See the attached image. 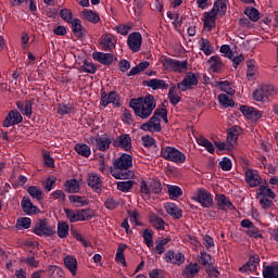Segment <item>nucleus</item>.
I'll use <instances>...</instances> for the list:
<instances>
[{
    "label": "nucleus",
    "instance_id": "1",
    "mask_svg": "<svg viewBox=\"0 0 278 278\" xmlns=\"http://www.w3.org/2000/svg\"><path fill=\"white\" fill-rule=\"evenodd\" d=\"M131 166H134V157L124 153L113 162L110 174L115 179H131L134 177V172L129 170Z\"/></svg>",
    "mask_w": 278,
    "mask_h": 278
},
{
    "label": "nucleus",
    "instance_id": "2",
    "mask_svg": "<svg viewBox=\"0 0 278 278\" xmlns=\"http://www.w3.org/2000/svg\"><path fill=\"white\" fill-rule=\"evenodd\" d=\"M156 106L157 104L155 103V97H153V94H147L144 98L140 97L130 100V108L139 118H149Z\"/></svg>",
    "mask_w": 278,
    "mask_h": 278
},
{
    "label": "nucleus",
    "instance_id": "3",
    "mask_svg": "<svg viewBox=\"0 0 278 278\" xmlns=\"http://www.w3.org/2000/svg\"><path fill=\"white\" fill-rule=\"evenodd\" d=\"M252 97L254 101H258L260 103H268V101H273V99L277 97V88L273 85L263 84L253 91Z\"/></svg>",
    "mask_w": 278,
    "mask_h": 278
},
{
    "label": "nucleus",
    "instance_id": "4",
    "mask_svg": "<svg viewBox=\"0 0 278 278\" xmlns=\"http://www.w3.org/2000/svg\"><path fill=\"white\" fill-rule=\"evenodd\" d=\"M161 157L174 164H184L186 162V154L174 147H163L161 149Z\"/></svg>",
    "mask_w": 278,
    "mask_h": 278
},
{
    "label": "nucleus",
    "instance_id": "5",
    "mask_svg": "<svg viewBox=\"0 0 278 278\" xmlns=\"http://www.w3.org/2000/svg\"><path fill=\"white\" fill-rule=\"evenodd\" d=\"M192 200L200 203L202 207H212V205H214V198H212V193L204 188L198 189L194 192Z\"/></svg>",
    "mask_w": 278,
    "mask_h": 278
},
{
    "label": "nucleus",
    "instance_id": "6",
    "mask_svg": "<svg viewBox=\"0 0 278 278\" xmlns=\"http://www.w3.org/2000/svg\"><path fill=\"white\" fill-rule=\"evenodd\" d=\"M34 233L36 236H53L55 233V230H53V227L49 225V220L47 218L39 219L33 227Z\"/></svg>",
    "mask_w": 278,
    "mask_h": 278
},
{
    "label": "nucleus",
    "instance_id": "7",
    "mask_svg": "<svg viewBox=\"0 0 278 278\" xmlns=\"http://www.w3.org/2000/svg\"><path fill=\"white\" fill-rule=\"evenodd\" d=\"M162 64L165 71H175L176 73L188 71V61L181 62L173 59H163Z\"/></svg>",
    "mask_w": 278,
    "mask_h": 278
},
{
    "label": "nucleus",
    "instance_id": "8",
    "mask_svg": "<svg viewBox=\"0 0 278 278\" xmlns=\"http://www.w3.org/2000/svg\"><path fill=\"white\" fill-rule=\"evenodd\" d=\"M112 103L114 108H121V96L116 91H110L106 93L104 90L101 91V105L108 108Z\"/></svg>",
    "mask_w": 278,
    "mask_h": 278
},
{
    "label": "nucleus",
    "instance_id": "9",
    "mask_svg": "<svg viewBox=\"0 0 278 278\" xmlns=\"http://www.w3.org/2000/svg\"><path fill=\"white\" fill-rule=\"evenodd\" d=\"M164 260L165 262H167V264H175V266H181V264L186 262V255H184V253L181 252L168 250L165 253Z\"/></svg>",
    "mask_w": 278,
    "mask_h": 278
},
{
    "label": "nucleus",
    "instance_id": "10",
    "mask_svg": "<svg viewBox=\"0 0 278 278\" xmlns=\"http://www.w3.org/2000/svg\"><path fill=\"white\" fill-rule=\"evenodd\" d=\"M128 47L134 53H138L142 47V35L140 33H131L128 36Z\"/></svg>",
    "mask_w": 278,
    "mask_h": 278
},
{
    "label": "nucleus",
    "instance_id": "11",
    "mask_svg": "<svg viewBox=\"0 0 278 278\" xmlns=\"http://www.w3.org/2000/svg\"><path fill=\"white\" fill-rule=\"evenodd\" d=\"M199 84V74H188L181 83L177 85V88L182 92H186L190 86H197Z\"/></svg>",
    "mask_w": 278,
    "mask_h": 278
},
{
    "label": "nucleus",
    "instance_id": "12",
    "mask_svg": "<svg viewBox=\"0 0 278 278\" xmlns=\"http://www.w3.org/2000/svg\"><path fill=\"white\" fill-rule=\"evenodd\" d=\"M100 45L103 51H113V49H116V39L112 34H104L100 38Z\"/></svg>",
    "mask_w": 278,
    "mask_h": 278
},
{
    "label": "nucleus",
    "instance_id": "13",
    "mask_svg": "<svg viewBox=\"0 0 278 278\" xmlns=\"http://www.w3.org/2000/svg\"><path fill=\"white\" fill-rule=\"evenodd\" d=\"M23 123V115L18 111H11L3 121V127H12V125H18Z\"/></svg>",
    "mask_w": 278,
    "mask_h": 278
},
{
    "label": "nucleus",
    "instance_id": "14",
    "mask_svg": "<svg viewBox=\"0 0 278 278\" xmlns=\"http://www.w3.org/2000/svg\"><path fill=\"white\" fill-rule=\"evenodd\" d=\"M240 111L249 118V121L255 122L262 118V113L253 106L241 105Z\"/></svg>",
    "mask_w": 278,
    "mask_h": 278
},
{
    "label": "nucleus",
    "instance_id": "15",
    "mask_svg": "<svg viewBox=\"0 0 278 278\" xmlns=\"http://www.w3.org/2000/svg\"><path fill=\"white\" fill-rule=\"evenodd\" d=\"M257 266H260V255L254 254L250 256L249 261L239 270L240 273H247L248 270L255 273Z\"/></svg>",
    "mask_w": 278,
    "mask_h": 278
},
{
    "label": "nucleus",
    "instance_id": "16",
    "mask_svg": "<svg viewBox=\"0 0 278 278\" xmlns=\"http://www.w3.org/2000/svg\"><path fill=\"white\" fill-rule=\"evenodd\" d=\"M87 184L89 188H92L94 192L98 194H101V191L103 190V182L101 181V177L97 174H89Z\"/></svg>",
    "mask_w": 278,
    "mask_h": 278
},
{
    "label": "nucleus",
    "instance_id": "17",
    "mask_svg": "<svg viewBox=\"0 0 278 278\" xmlns=\"http://www.w3.org/2000/svg\"><path fill=\"white\" fill-rule=\"evenodd\" d=\"M143 131H162V125L160 124L159 117L152 115V117L144 124L141 125Z\"/></svg>",
    "mask_w": 278,
    "mask_h": 278
},
{
    "label": "nucleus",
    "instance_id": "18",
    "mask_svg": "<svg viewBox=\"0 0 278 278\" xmlns=\"http://www.w3.org/2000/svg\"><path fill=\"white\" fill-rule=\"evenodd\" d=\"M245 181L251 188H257V186L262 184V177H260V174L257 172H253V169H248L245 172Z\"/></svg>",
    "mask_w": 278,
    "mask_h": 278
},
{
    "label": "nucleus",
    "instance_id": "19",
    "mask_svg": "<svg viewBox=\"0 0 278 278\" xmlns=\"http://www.w3.org/2000/svg\"><path fill=\"white\" fill-rule=\"evenodd\" d=\"M92 58L104 66H111V64L114 62V54L112 53L94 52Z\"/></svg>",
    "mask_w": 278,
    "mask_h": 278
},
{
    "label": "nucleus",
    "instance_id": "20",
    "mask_svg": "<svg viewBox=\"0 0 278 278\" xmlns=\"http://www.w3.org/2000/svg\"><path fill=\"white\" fill-rule=\"evenodd\" d=\"M113 144L116 148L125 149V151H129L131 149V137H129V135L127 134L118 136Z\"/></svg>",
    "mask_w": 278,
    "mask_h": 278
},
{
    "label": "nucleus",
    "instance_id": "21",
    "mask_svg": "<svg viewBox=\"0 0 278 278\" xmlns=\"http://www.w3.org/2000/svg\"><path fill=\"white\" fill-rule=\"evenodd\" d=\"M91 140H94L96 149L98 151L105 152V151L110 150V144H112V139H110V137H108L106 135L97 137L96 139H91Z\"/></svg>",
    "mask_w": 278,
    "mask_h": 278
},
{
    "label": "nucleus",
    "instance_id": "22",
    "mask_svg": "<svg viewBox=\"0 0 278 278\" xmlns=\"http://www.w3.org/2000/svg\"><path fill=\"white\" fill-rule=\"evenodd\" d=\"M207 63L210 64L211 71H213V73H223V68H225V64L218 55L211 56Z\"/></svg>",
    "mask_w": 278,
    "mask_h": 278
},
{
    "label": "nucleus",
    "instance_id": "23",
    "mask_svg": "<svg viewBox=\"0 0 278 278\" xmlns=\"http://www.w3.org/2000/svg\"><path fill=\"white\" fill-rule=\"evenodd\" d=\"M216 201L218 210H223L224 212H227V210H233V203L227 199L226 194H217Z\"/></svg>",
    "mask_w": 278,
    "mask_h": 278
},
{
    "label": "nucleus",
    "instance_id": "24",
    "mask_svg": "<svg viewBox=\"0 0 278 278\" xmlns=\"http://www.w3.org/2000/svg\"><path fill=\"white\" fill-rule=\"evenodd\" d=\"M22 210L25 214H38V206L31 203V200L27 197H24L21 202Z\"/></svg>",
    "mask_w": 278,
    "mask_h": 278
},
{
    "label": "nucleus",
    "instance_id": "25",
    "mask_svg": "<svg viewBox=\"0 0 278 278\" xmlns=\"http://www.w3.org/2000/svg\"><path fill=\"white\" fill-rule=\"evenodd\" d=\"M80 18H83V21H87L88 23H93V25H97V23L101 21V17H99L97 12L87 9L80 13Z\"/></svg>",
    "mask_w": 278,
    "mask_h": 278
},
{
    "label": "nucleus",
    "instance_id": "26",
    "mask_svg": "<svg viewBox=\"0 0 278 278\" xmlns=\"http://www.w3.org/2000/svg\"><path fill=\"white\" fill-rule=\"evenodd\" d=\"M72 25V31L76 38H84L86 36V28L81 25V20L74 18V21L71 23Z\"/></svg>",
    "mask_w": 278,
    "mask_h": 278
},
{
    "label": "nucleus",
    "instance_id": "27",
    "mask_svg": "<svg viewBox=\"0 0 278 278\" xmlns=\"http://www.w3.org/2000/svg\"><path fill=\"white\" fill-rule=\"evenodd\" d=\"M211 12L216 16L217 14L219 16H225L227 13V2L225 0H216L214 2L213 9Z\"/></svg>",
    "mask_w": 278,
    "mask_h": 278
},
{
    "label": "nucleus",
    "instance_id": "28",
    "mask_svg": "<svg viewBox=\"0 0 278 278\" xmlns=\"http://www.w3.org/2000/svg\"><path fill=\"white\" fill-rule=\"evenodd\" d=\"M216 27V15L210 11L204 13V29L206 31H210L211 29H214Z\"/></svg>",
    "mask_w": 278,
    "mask_h": 278
},
{
    "label": "nucleus",
    "instance_id": "29",
    "mask_svg": "<svg viewBox=\"0 0 278 278\" xmlns=\"http://www.w3.org/2000/svg\"><path fill=\"white\" fill-rule=\"evenodd\" d=\"M147 86L152 90H168V84L162 79L152 78L147 81Z\"/></svg>",
    "mask_w": 278,
    "mask_h": 278
},
{
    "label": "nucleus",
    "instance_id": "30",
    "mask_svg": "<svg viewBox=\"0 0 278 278\" xmlns=\"http://www.w3.org/2000/svg\"><path fill=\"white\" fill-rule=\"evenodd\" d=\"M241 128L240 126H233L227 132V142L230 147H233L238 142V137L240 136Z\"/></svg>",
    "mask_w": 278,
    "mask_h": 278
},
{
    "label": "nucleus",
    "instance_id": "31",
    "mask_svg": "<svg viewBox=\"0 0 278 278\" xmlns=\"http://www.w3.org/2000/svg\"><path fill=\"white\" fill-rule=\"evenodd\" d=\"M64 264L73 276L77 275V258L72 255H67L64 257Z\"/></svg>",
    "mask_w": 278,
    "mask_h": 278
},
{
    "label": "nucleus",
    "instance_id": "32",
    "mask_svg": "<svg viewBox=\"0 0 278 278\" xmlns=\"http://www.w3.org/2000/svg\"><path fill=\"white\" fill-rule=\"evenodd\" d=\"M149 222H150V225H152V227H154V229H157L159 231H164L165 223H164V219L162 217H159L155 214H151L149 216Z\"/></svg>",
    "mask_w": 278,
    "mask_h": 278
},
{
    "label": "nucleus",
    "instance_id": "33",
    "mask_svg": "<svg viewBox=\"0 0 278 278\" xmlns=\"http://www.w3.org/2000/svg\"><path fill=\"white\" fill-rule=\"evenodd\" d=\"M149 66H151V63L149 61H142L129 71L128 77H131L134 75H140V73H144V71H147Z\"/></svg>",
    "mask_w": 278,
    "mask_h": 278
},
{
    "label": "nucleus",
    "instance_id": "34",
    "mask_svg": "<svg viewBox=\"0 0 278 278\" xmlns=\"http://www.w3.org/2000/svg\"><path fill=\"white\" fill-rule=\"evenodd\" d=\"M165 210L169 216H173L176 219H179L181 216H184V211H181V208L177 207L175 204H167Z\"/></svg>",
    "mask_w": 278,
    "mask_h": 278
},
{
    "label": "nucleus",
    "instance_id": "35",
    "mask_svg": "<svg viewBox=\"0 0 278 278\" xmlns=\"http://www.w3.org/2000/svg\"><path fill=\"white\" fill-rule=\"evenodd\" d=\"M125 249H127V244L125 243H119L117 248V252L115 255L116 262H119L123 264V266H127V262L125 261Z\"/></svg>",
    "mask_w": 278,
    "mask_h": 278
},
{
    "label": "nucleus",
    "instance_id": "36",
    "mask_svg": "<svg viewBox=\"0 0 278 278\" xmlns=\"http://www.w3.org/2000/svg\"><path fill=\"white\" fill-rule=\"evenodd\" d=\"M199 273V265L198 264H189L182 271V277L192 278L194 275Z\"/></svg>",
    "mask_w": 278,
    "mask_h": 278
},
{
    "label": "nucleus",
    "instance_id": "37",
    "mask_svg": "<svg viewBox=\"0 0 278 278\" xmlns=\"http://www.w3.org/2000/svg\"><path fill=\"white\" fill-rule=\"evenodd\" d=\"M248 71H247V77L249 81H253L255 79V75H257V67H255V61L249 60L247 62Z\"/></svg>",
    "mask_w": 278,
    "mask_h": 278
},
{
    "label": "nucleus",
    "instance_id": "38",
    "mask_svg": "<svg viewBox=\"0 0 278 278\" xmlns=\"http://www.w3.org/2000/svg\"><path fill=\"white\" fill-rule=\"evenodd\" d=\"M75 151L78 153V155H81L83 157H90L91 150L86 143H77L75 146Z\"/></svg>",
    "mask_w": 278,
    "mask_h": 278
},
{
    "label": "nucleus",
    "instance_id": "39",
    "mask_svg": "<svg viewBox=\"0 0 278 278\" xmlns=\"http://www.w3.org/2000/svg\"><path fill=\"white\" fill-rule=\"evenodd\" d=\"M27 192L33 199H36L37 201H42L43 199L42 189H40V187L30 186L28 187Z\"/></svg>",
    "mask_w": 278,
    "mask_h": 278
},
{
    "label": "nucleus",
    "instance_id": "40",
    "mask_svg": "<svg viewBox=\"0 0 278 278\" xmlns=\"http://www.w3.org/2000/svg\"><path fill=\"white\" fill-rule=\"evenodd\" d=\"M200 50L203 51V53H205L206 55H212L214 53V47L205 38L201 39Z\"/></svg>",
    "mask_w": 278,
    "mask_h": 278
},
{
    "label": "nucleus",
    "instance_id": "41",
    "mask_svg": "<svg viewBox=\"0 0 278 278\" xmlns=\"http://www.w3.org/2000/svg\"><path fill=\"white\" fill-rule=\"evenodd\" d=\"M91 218H94V211L91 208L78 210V219L80 222L90 220Z\"/></svg>",
    "mask_w": 278,
    "mask_h": 278
},
{
    "label": "nucleus",
    "instance_id": "42",
    "mask_svg": "<svg viewBox=\"0 0 278 278\" xmlns=\"http://www.w3.org/2000/svg\"><path fill=\"white\" fill-rule=\"evenodd\" d=\"M218 101L223 108H233L236 105V102H233V99L229 98V96L225 93H220L218 96Z\"/></svg>",
    "mask_w": 278,
    "mask_h": 278
},
{
    "label": "nucleus",
    "instance_id": "43",
    "mask_svg": "<svg viewBox=\"0 0 278 278\" xmlns=\"http://www.w3.org/2000/svg\"><path fill=\"white\" fill-rule=\"evenodd\" d=\"M65 186L66 191L72 194L79 192V181H77V179L67 180Z\"/></svg>",
    "mask_w": 278,
    "mask_h": 278
},
{
    "label": "nucleus",
    "instance_id": "44",
    "mask_svg": "<svg viewBox=\"0 0 278 278\" xmlns=\"http://www.w3.org/2000/svg\"><path fill=\"white\" fill-rule=\"evenodd\" d=\"M59 238H68V224L66 222H60L58 224Z\"/></svg>",
    "mask_w": 278,
    "mask_h": 278
},
{
    "label": "nucleus",
    "instance_id": "45",
    "mask_svg": "<svg viewBox=\"0 0 278 278\" xmlns=\"http://www.w3.org/2000/svg\"><path fill=\"white\" fill-rule=\"evenodd\" d=\"M134 184H136L134 180L119 181L117 182V190L121 192H129L131 188H134Z\"/></svg>",
    "mask_w": 278,
    "mask_h": 278
},
{
    "label": "nucleus",
    "instance_id": "46",
    "mask_svg": "<svg viewBox=\"0 0 278 278\" xmlns=\"http://www.w3.org/2000/svg\"><path fill=\"white\" fill-rule=\"evenodd\" d=\"M168 99L172 105H177L181 101V97L177 96V87H172L168 92Z\"/></svg>",
    "mask_w": 278,
    "mask_h": 278
},
{
    "label": "nucleus",
    "instance_id": "47",
    "mask_svg": "<svg viewBox=\"0 0 278 278\" xmlns=\"http://www.w3.org/2000/svg\"><path fill=\"white\" fill-rule=\"evenodd\" d=\"M257 197H266L269 199H275V197H277V194H275V191H273V189H270L266 186H261Z\"/></svg>",
    "mask_w": 278,
    "mask_h": 278
},
{
    "label": "nucleus",
    "instance_id": "48",
    "mask_svg": "<svg viewBox=\"0 0 278 278\" xmlns=\"http://www.w3.org/2000/svg\"><path fill=\"white\" fill-rule=\"evenodd\" d=\"M48 273L51 278H64V270L58 266H50Z\"/></svg>",
    "mask_w": 278,
    "mask_h": 278
},
{
    "label": "nucleus",
    "instance_id": "49",
    "mask_svg": "<svg viewBox=\"0 0 278 278\" xmlns=\"http://www.w3.org/2000/svg\"><path fill=\"white\" fill-rule=\"evenodd\" d=\"M244 14L249 16V20L253 21L254 23H257V21H260V11H257V9L255 8L245 9Z\"/></svg>",
    "mask_w": 278,
    "mask_h": 278
},
{
    "label": "nucleus",
    "instance_id": "50",
    "mask_svg": "<svg viewBox=\"0 0 278 278\" xmlns=\"http://www.w3.org/2000/svg\"><path fill=\"white\" fill-rule=\"evenodd\" d=\"M67 218L70 219V223H77L79 222V210H71V208H65L64 210Z\"/></svg>",
    "mask_w": 278,
    "mask_h": 278
},
{
    "label": "nucleus",
    "instance_id": "51",
    "mask_svg": "<svg viewBox=\"0 0 278 278\" xmlns=\"http://www.w3.org/2000/svg\"><path fill=\"white\" fill-rule=\"evenodd\" d=\"M143 239L147 247L151 249V247H153V230L151 229L143 230Z\"/></svg>",
    "mask_w": 278,
    "mask_h": 278
},
{
    "label": "nucleus",
    "instance_id": "52",
    "mask_svg": "<svg viewBox=\"0 0 278 278\" xmlns=\"http://www.w3.org/2000/svg\"><path fill=\"white\" fill-rule=\"evenodd\" d=\"M60 16L63 21H66V23L72 24L75 20L73 18V12L68 9H63L60 11Z\"/></svg>",
    "mask_w": 278,
    "mask_h": 278
},
{
    "label": "nucleus",
    "instance_id": "53",
    "mask_svg": "<svg viewBox=\"0 0 278 278\" xmlns=\"http://www.w3.org/2000/svg\"><path fill=\"white\" fill-rule=\"evenodd\" d=\"M168 193L170 199H179V197H181V194H184V191L181 190V188L177 187V186H172L168 188Z\"/></svg>",
    "mask_w": 278,
    "mask_h": 278
},
{
    "label": "nucleus",
    "instance_id": "54",
    "mask_svg": "<svg viewBox=\"0 0 278 278\" xmlns=\"http://www.w3.org/2000/svg\"><path fill=\"white\" fill-rule=\"evenodd\" d=\"M217 86H219L220 90H223V92H226L227 94H233L235 92L231 88V83H229V80L219 81Z\"/></svg>",
    "mask_w": 278,
    "mask_h": 278
},
{
    "label": "nucleus",
    "instance_id": "55",
    "mask_svg": "<svg viewBox=\"0 0 278 278\" xmlns=\"http://www.w3.org/2000/svg\"><path fill=\"white\" fill-rule=\"evenodd\" d=\"M81 71H84V73H90L91 75H94V73H97V65H94V63L85 61L81 66Z\"/></svg>",
    "mask_w": 278,
    "mask_h": 278
},
{
    "label": "nucleus",
    "instance_id": "56",
    "mask_svg": "<svg viewBox=\"0 0 278 278\" xmlns=\"http://www.w3.org/2000/svg\"><path fill=\"white\" fill-rule=\"evenodd\" d=\"M150 192H153V194H160L162 192V182H160V180H152L150 182Z\"/></svg>",
    "mask_w": 278,
    "mask_h": 278
},
{
    "label": "nucleus",
    "instance_id": "57",
    "mask_svg": "<svg viewBox=\"0 0 278 278\" xmlns=\"http://www.w3.org/2000/svg\"><path fill=\"white\" fill-rule=\"evenodd\" d=\"M42 155L46 166L48 168H53L55 166V161L53 160V157H51L49 151H43Z\"/></svg>",
    "mask_w": 278,
    "mask_h": 278
},
{
    "label": "nucleus",
    "instance_id": "58",
    "mask_svg": "<svg viewBox=\"0 0 278 278\" xmlns=\"http://www.w3.org/2000/svg\"><path fill=\"white\" fill-rule=\"evenodd\" d=\"M17 227H23V229H29L31 227V218L22 217L16 222Z\"/></svg>",
    "mask_w": 278,
    "mask_h": 278
},
{
    "label": "nucleus",
    "instance_id": "59",
    "mask_svg": "<svg viewBox=\"0 0 278 278\" xmlns=\"http://www.w3.org/2000/svg\"><path fill=\"white\" fill-rule=\"evenodd\" d=\"M198 142L201 144V147H205L208 153H214V144L210 140L200 138Z\"/></svg>",
    "mask_w": 278,
    "mask_h": 278
},
{
    "label": "nucleus",
    "instance_id": "60",
    "mask_svg": "<svg viewBox=\"0 0 278 278\" xmlns=\"http://www.w3.org/2000/svg\"><path fill=\"white\" fill-rule=\"evenodd\" d=\"M263 277L264 278H278V275L275 274V267H273V266L264 267Z\"/></svg>",
    "mask_w": 278,
    "mask_h": 278
},
{
    "label": "nucleus",
    "instance_id": "61",
    "mask_svg": "<svg viewBox=\"0 0 278 278\" xmlns=\"http://www.w3.org/2000/svg\"><path fill=\"white\" fill-rule=\"evenodd\" d=\"M70 201L72 203H79V205H88V199L86 197L80 195H70Z\"/></svg>",
    "mask_w": 278,
    "mask_h": 278
},
{
    "label": "nucleus",
    "instance_id": "62",
    "mask_svg": "<svg viewBox=\"0 0 278 278\" xmlns=\"http://www.w3.org/2000/svg\"><path fill=\"white\" fill-rule=\"evenodd\" d=\"M260 205L263 210H270V207H273L274 203H273V200H270L266 197H262L260 199Z\"/></svg>",
    "mask_w": 278,
    "mask_h": 278
},
{
    "label": "nucleus",
    "instance_id": "63",
    "mask_svg": "<svg viewBox=\"0 0 278 278\" xmlns=\"http://www.w3.org/2000/svg\"><path fill=\"white\" fill-rule=\"evenodd\" d=\"M106 210H116L119 205L118 201L114 200L113 198L106 199L104 202Z\"/></svg>",
    "mask_w": 278,
    "mask_h": 278
},
{
    "label": "nucleus",
    "instance_id": "64",
    "mask_svg": "<svg viewBox=\"0 0 278 278\" xmlns=\"http://www.w3.org/2000/svg\"><path fill=\"white\" fill-rule=\"evenodd\" d=\"M219 166L222 170H231V160L224 157L222 162H219Z\"/></svg>",
    "mask_w": 278,
    "mask_h": 278
}]
</instances>
